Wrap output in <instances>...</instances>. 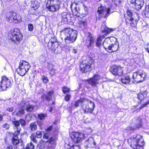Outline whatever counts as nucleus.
<instances>
[{"label": "nucleus", "instance_id": "f257e3e1", "mask_svg": "<svg viewBox=\"0 0 149 149\" xmlns=\"http://www.w3.org/2000/svg\"><path fill=\"white\" fill-rule=\"evenodd\" d=\"M128 142L131 143V146L134 149H143L145 144L142 136L139 134L131 137Z\"/></svg>", "mask_w": 149, "mask_h": 149}, {"label": "nucleus", "instance_id": "f03ea898", "mask_svg": "<svg viewBox=\"0 0 149 149\" xmlns=\"http://www.w3.org/2000/svg\"><path fill=\"white\" fill-rule=\"evenodd\" d=\"M65 36V41L67 43L74 42L77 39V32L70 28L65 29L62 31Z\"/></svg>", "mask_w": 149, "mask_h": 149}, {"label": "nucleus", "instance_id": "7ed1b4c3", "mask_svg": "<svg viewBox=\"0 0 149 149\" xmlns=\"http://www.w3.org/2000/svg\"><path fill=\"white\" fill-rule=\"evenodd\" d=\"M8 38L13 43L19 44L23 39V36L20 30L17 29L11 30L8 33Z\"/></svg>", "mask_w": 149, "mask_h": 149}, {"label": "nucleus", "instance_id": "20e7f679", "mask_svg": "<svg viewBox=\"0 0 149 149\" xmlns=\"http://www.w3.org/2000/svg\"><path fill=\"white\" fill-rule=\"evenodd\" d=\"M13 82L12 79L8 78L6 76H2L0 82V91H6L7 88H10Z\"/></svg>", "mask_w": 149, "mask_h": 149}, {"label": "nucleus", "instance_id": "39448f33", "mask_svg": "<svg viewBox=\"0 0 149 149\" xmlns=\"http://www.w3.org/2000/svg\"><path fill=\"white\" fill-rule=\"evenodd\" d=\"M29 63L24 60L20 61L18 68L17 69V71L20 75L24 76L30 68Z\"/></svg>", "mask_w": 149, "mask_h": 149}, {"label": "nucleus", "instance_id": "423d86ee", "mask_svg": "<svg viewBox=\"0 0 149 149\" xmlns=\"http://www.w3.org/2000/svg\"><path fill=\"white\" fill-rule=\"evenodd\" d=\"M6 20L10 22L20 23L22 22L21 16L15 12H7L6 14Z\"/></svg>", "mask_w": 149, "mask_h": 149}, {"label": "nucleus", "instance_id": "0eeeda50", "mask_svg": "<svg viewBox=\"0 0 149 149\" xmlns=\"http://www.w3.org/2000/svg\"><path fill=\"white\" fill-rule=\"evenodd\" d=\"M130 5L134 9L137 10L135 13L138 15V19L139 17L140 13V11L141 9L144 4L143 0H130Z\"/></svg>", "mask_w": 149, "mask_h": 149}, {"label": "nucleus", "instance_id": "6e6552de", "mask_svg": "<svg viewBox=\"0 0 149 149\" xmlns=\"http://www.w3.org/2000/svg\"><path fill=\"white\" fill-rule=\"evenodd\" d=\"M92 62L93 60L90 57H88L86 60L83 61L80 65V70L84 73L91 70V65Z\"/></svg>", "mask_w": 149, "mask_h": 149}, {"label": "nucleus", "instance_id": "1a4fd4ad", "mask_svg": "<svg viewBox=\"0 0 149 149\" xmlns=\"http://www.w3.org/2000/svg\"><path fill=\"white\" fill-rule=\"evenodd\" d=\"M48 3H49L50 5L47 7V8L50 11L54 12L60 8L61 2L59 0H49Z\"/></svg>", "mask_w": 149, "mask_h": 149}, {"label": "nucleus", "instance_id": "9d476101", "mask_svg": "<svg viewBox=\"0 0 149 149\" xmlns=\"http://www.w3.org/2000/svg\"><path fill=\"white\" fill-rule=\"evenodd\" d=\"M146 76V73L142 71H138L133 73L132 78L137 83L143 81Z\"/></svg>", "mask_w": 149, "mask_h": 149}, {"label": "nucleus", "instance_id": "9b49d317", "mask_svg": "<svg viewBox=\"0 0 149 149\" xmlns=\"http://www.w3.org/2000/svg\"><path fill=\"white\" fill-rule=\"evenodd\" d=\"M86 100L87 101V103H84L82 105L81 108L83 110L85 113H92L95 106V104L91 101L86 98Z\"/></svg>", "mask_w": 149, "mask_h": 149}, {"label": "nucleus", "instance_id": "f8f14e48", "mask_svg": "<svg viewBox=\"0 0 149 149\" xmlns=\"http://www.w3.org/2000/svg\"><path fill=\"white\" fill-rule=\"evenodd\" d=\"M72 140L76 143L80 142L84 137V134L80 132H72L70 135Z\"/></svg>", "mask_w": 149, "mask_h": 149}, {"label": "nucleus", "instance_id": "ddd939ff", "mask_svg": "<svg viewBox=\"0 0 149 149\" xmlns=\"http://www.w3.org/2000/svg\"><path fill=\"white\" fill-rule=\"evenodd\" d=\"M110 8H106V7H104L101 6L100 7H99L97 11V13H98L99 17H101L104 15V17H106L108 15L110 12Z\"/></svg>", "mask_w": 149, "mask_h": 149}, {"label": "nucleus", "instance_id": "4468645a", "mask_svg": "<svg viewBox=\"0 0 149 149\" xmlns=\"http://www.w3.org/2000/svg\"><path fill=\"white\" fill-rule=\"evenodd\" d=\"M88 102L86 100V98H81L79 100L74 102L72 103L70 109L72 110L78 107L80 105H81V107L83 104L84 103L87 104Z\"/></svg>", "mask_w": 149, "mask_h": 149}, {"label": "nucleus", "instance_id": "2eb2a0df", "mask_svg": "<svg viewBox=\"0 0 149 149\" xmlns=\"http://www.w3.org/2000/svg\"><path fill=\"white\" fill-rule=\"evenodd\" d=\"M111 72L114 75L121 76L123 74V68L120 66H114Z\"/></svg>", "mask_w": 149, "mask_h": 149}, {"label": "nucleus", "instance_id": "dca6fc26", "mask_svg": "<svg viewBox=\"0 0 149 149\" xmlns=\"http://www.w3.org/2000/svg\"><path fill=\"white\" fill-rule=\"evenodd\" d=\"M48 47L53 52H54L55 53L58 54L60 53L61 51V48L60 46H59L57 42H55L52 45L51 47Z\"/></svg>", "mask_w": 149, "mask_h": 149}, {"label": "nucleus", "instance_id": "f3484780", "mask_svg": "<svg viewBox=\"0 0 149 149\" xmlns=\"http://www.w3.org/2000/svg\"><path fill=\"white\" fill-rule=\"evenodd\" d=\"M101 78L100 76L98 75H95L93 78L88 80V82L93 86H95L99 84V81Z\"/></svg>", "mask_w": 149, "mask_h": 149}, {"label": "nucleus", "instance_id": "a211bd4d", "mask_svg": "<svg viewBox=\"0 0 149 149\" xmlns=\"http://www.w3.org/2000/svg\"><path fill=\"white\" fill-rule=\"evenodd\" d=\"M19 134H17L16 133H14L13 137L12 139V143L14 145H16V148H17L18 146L20 145L22 146V142L21 141H20L18 139V135Z\"/></svg>", "mask_w": 149, "mask_h": 149}, {"label": "nucleus", "instance_id": "6ab92c4d", "mask_svg": "<svg viewBox=\"0 0 149 149\" xmlns=\"http://www.w3.org/2000/svg\"><path fill=\"white\" fill-rule=\"evenodd\" d=\"M95 39L91 33H89L88 37L86 40V45L88 48L91 46L93 43Z\"/></svg>", "mask_w": 149, "mask_h": 149}, {"label": "nucleus", "instance_id": "aec40b11", "mask_svg": "<svg viewBox=\"0 0 149 149\" xmlns=\"http://www.w3.org/2000/svg\"><path fill=\"white\" fill-rule=\"evenodd\" d=\"M12 124L14 126V129L15 130V133L17 134H19L21 128L20 127L19 122L18 120L13 121Z\"/></svg>", "mask_w": 149, "mask_h": 149}, {"label": "nucleus", "instance_id": "412c9836", "mask_svg": "<svg viewBox=\"0 0 149 149\" xmlns=\"http://www.w3.org/2000/svg\"><path fill=\"white\" fill-rule=\"evenodd\" d=\"M56 138L54 137H51L47 141L49 142L48 147L50 148H54L56 144Z\"/></svg>", "mask_w": 149, "mask_h": 149}, {"label": "nucleus", "instance_id": "4be33fe9", "mask_svg": "<svg viewBox=\"0 0 149 149\" xmlns=\"http://www.w3.org/2000/svg\"><path fill=\"white\" fill-rule=\"evenodd\" d=\"M116 41L115 42L114 44H111L110 46V49H109L108 52H112L117 51L119 48V44L117 41V40L116 39Z\"/></svg>", "mask_w": 149, "mask_h": 149}, {"label": "nucleus", "instance_id": "5701e85b", "mask_svg": "<svg viewBox=\"0 0 149 149\" xmlns=\"http://www.w3.org/2000/svg\"><path fill=\"white\" fill-rule=\"evenodd\" d=\"M111 41L109 39H106L103 43V46L105 49L108 52L110 49Z\"/></svg>", "mask_w": 149, "mask_h": 149}, {"label": "nucleus", "instance_id": "b1692460", "mask_svg": "<svg viewBox=\"0 0 149 149\" xmlns=\"http://www.w3.org/2000/svg\"><path fill=\"white\" fill-rule=\"evenodd\" d=\"M133 13L131 10H127L126 14L125 15V19L126 24H127L129 22H128V20H131L133 18L132 17Z\"/></svg>", "mask_w": 149, "mask_h": 149}, {"label": "nucleus", "instance_id": "393cba45", "mask_svg": "<svg viewBox=\"0 0 149 149\" xmlns=\"http://www.w3.org/2000/svg\"><path fill=\"white\" fill-rule=\"evenodd\" d=\"M139 17L138 19V15H137V18H135V19H134L133 18H132V19L131 20H128V22H129L128 24H127V25H129L130 24L131 27H136V26L138 20L139 19Z\"/></svg>", "mask_w": 149, "mask_h": 149}, {"label": "nucleus", "instance_id": "a878e982", "mask_svg": "<svg viewBox=\"0 0 149 149\" xmlns=\"http://www.w3.org/2000/svg\"><path fill=\"white\" fill-rule=\"evenodd\" d=\"M121 82L124 84H129L130 81V79L129 75H126L122 77L121 79Z\"/></svg>", "mask_w": 149, "mask_h": 149}, {"label": "nucleus", "instance_id": "bb28decb", "mask_svg": "<svg viewBox=\"0 0 149 149\" xmlns=\"http://www.w3.org/2000/svg\"><path fill=\"white\" fill-rule=\"evenodd\" d=\"M147 94V91L146 90L143 92H141L138 95V98L141 101L146 97Z\"/></svg>", "mask_w": 149, "mask_h": 149}, {"label": "nucleus", "instance_id": "cd10ccee", "mask_svg": "<svg viewBox=\"0 0 149 149\" xmlns=\"http://www.w3.org/2000/svg\"><path fill=\"white\" fill-rule=\"evenodd\" d=\"M62 21L64 22V23H65L68 21V18L69 16V14H68L66 12H63L61 14Z\"/></svg>", "mask_w": 149, "mask_h": 149}, {"label": "nucleus", "instance_id": "c85d7f7f", "mask_svg": "<svg viewBox=\"0 0 149 149\" xmlns=\"http://www.w3.org/2000/svg\"><path fill=\"white\" fill-rule=\"evenodd\" d=\"M54 93L53 91H51L47 93V95H44V96L45 97L47 101H50L51 99L52 95Z\"/></svg>", "mask_w": 149, "mask_h": 149}, {"label": "nucleus", "instance_id": "c756f323", "mask_svg": "<svg viewBox=\"0 0 149 149\" xmlns=\"http://www.w3.org/2000/svg\"><path fill=\"white\" fill-rule=\"evenodd\" d=\"M142 15L147 17L149 18V5L146 6L145 10H143Z\"/></svg>", "mask_w": 149, "mask_h": 149}, {"label": "nucleus", "instance_id": "7c9ffc66", "mask_svg": "<svg viewBox=\"0 0 149 149\" xmlns=\"http://www.w3.org/2000/svg\"><path fill=\"white\" fill-rule=\"evenodd\" d=\"M47 66L48 69L51 71V72L50 73V74L52 76H53L55 72V70L53 69L54 65L52 64L48 63Z\"/></svg>", "mask_w": 149, "mask_h": 149}, {"label": "nucleus", "instance_id": "2f4dec72", "mask_svg": "<svg viewBox=\"0 0 149 149\" xmlns=\"http://www.w3.org/2000/svg\"><path fill=\"white\" fill-rule=\"evenodd\" d=\"M25 108L24 107H22V108L19 109L16 113V115L18 116H21L24 115V111Z\"/></svg>", "mask_w": 149, "mask_h": 149}, {"label": "nucleus", "instance_id": "473e14b6", "mask_svg": "<svg viewBox=\"0 0 149 149\" xmlns=\"http://www.w3.org/2000/svg\"><path fill=\"white\" fill-rule=\"evenodd\" d=\"M79 11L80 10L79 8L77 7H75L74 10L72 11V12L74 15L79 17L80 15Z\"/></svg>", "mask_w": 149, "mask_h": 149}, {"label": "nucleus", "instance_id": "72a5a7b5", "mask_svg": "<svg viewBox=\"0 0 149 149\" xmlns=\"http://www.w3.org/2000/svg\"><path fill=\"white\" fill-rule=\"evenodd\" d=\"M88 146H89L91 147L92 145L94 146H95L96 143L94 141V139L93 137H91L88 139Z\"/></svg>", "mask_w": 149, "mask_h": 149}, {"label": "nucleus", "instance_id": "f704fd0d", "mask_svg": "<svg viewBox=\"0 0 149 149\" xmlns=\"http://www.w3.org/2000/svg\"><path fill=\"white\" fill-rule=\"evenodd\" d=\"M102 40L100 36L98 37L97 39L96 46L98 47H100L102 44Z\"/></svg>", "mask_w": 149, "mask_h": 149}, {"label": "nucleus", "instance_id": "c9c22d12", "mask_svg": "<svg viewBox=\"0 0 149 149\" xmlns=\"http://www.w3.org/2000/svg\"><path fill=\"white\" fill-rule=\"evenodd\" d=\"M65 149H80V147L79 145H73L70 146L69 145L66 147Z\"/></svg>", "mask_w": 149, "mask_h": 149}, {"label": "nucleus", "instance_id": "e433bc0d", "mask_svg": "<svg viewBox=\"0 0 149 149\" xmlns=\"http://www.w3.org/2000/svg\"><path fill=\"white\" fill-rule=\"evenodd\" d=\"M56 42V40L54 38H52L50 39L48 44V46L51 47L52 45Z\"/></svg>", "mask_w": 149, "mask_h": 149}, {"label": "nucleus", "instance_id": "4c0bfd02", "mask_svg": "<svg viewBox=\"0 0 149 149\" xmlns=\"http://www.w3.org/2000/svg\"><path fill=\"white\" fill-rule=\"evenodd\" d=\"M30 128L32 131H35L37 129V126L35 123H32L30 125Z\"/></svg>", "mask_w": 149, "mask_h": 149}, {"label": "nucleus", "instance_id": "58836bf2", "mask_svg": "<svg viewBox=\"0 0 149 149\" xmlns=\"http://www.w3.org/2000/svg\"><path fill=\"white\" fill-rule=\"evenodd\" d=\"M34 108V106L33 105L29 104L26 106V109L27 111H31Z\"/></svg>", "mask_w": 149, "mask_h": 149}, {"label": "nucleus", "instance_id": "ea45409f", "mask_svg": "<svg viewBox=\"0 0 149 149\" xmlns=\"http://www.w3.org/2000/svg\"><path fill=\"white\" fill-rule=\"evenodd\" d=\"M87 22L84 21H80L78 23V26L80 27H82L86 25Z\"/></svg>", "mask_w": 149, "mask_h": 149}, {"label": "nucleus", "instance_id": "a19ab883", "mask_svg": "<svg viewBox=\"0 0 149 149\" xmlns=\"http://www.w3.org/2000/svg\"><path fill=\"white\" fill-rule=\"evenodd\" d=\"M112 31L111 29L105 26L103 30L102 31V32H104L106 33V34H107L111 32Z\"/></svg>", "mask_w": 149, "mask_h": 149}, {"label": "nucleus", "instance_id": "79ce46f5", "mask_svg": "<svg viewBox=\"0 0 149 149\" xmlns=\"http://www.w3.org/2000/svg\"><path fill=\"white\" fill-rule=\"evenodd\" d=\"M70 91V89L67 87L64 86L62 88L63 92L64 94L68 93Z\"/></svg>", "mask_w": 149, "mask_h": 149}, {"label": "nucleus", "instance_id": "37998d69", "mask_svg": "<svg viewBox=\"0 0 149 149\" xmlns=\"http://www.w3.org/2000/svg\"><path fill=\"white\" fill-rule=\"evenodd\" d=\"M34 145L31 142H30L27 145L26 149H34Z\"/></svg>", "mask_w": 149, "mask_h": 149}, {"label": "nucleus", "instance_id": "c03bdc74", "mask_svg": "<svg viewBox=\"0 0 149 149\" xmlns=\"http://www.w3.org/2000/svg\"><path fill=\"white\" fill-rule=\"evenodd\" d=\"M137 124L136 125V127L138 128L141 126L142 123L141 120L140 118L139 119L137 120Z\"/></svg>", "mask_w": 149, "mask_h": 149}, {"label": "nucleus", "instance_id": "a18cd8bd", "mask_svg": "<svg viewBox=\"0 0 149 149\" xmlns=\"http://www.w3.org/2000/svg\"><path fill=\"white\" fill-rule=\"evenodd\" d=\"M46 116V115L45 114L41 113L38 115V117L39 119L42 120Z\"/></svg>", "mask_w": 149, "mask_h": 149}, {"label": "nucleus", "instance_id": "49530a36", "mask_svg": "<svg viewBox=\"0 0 149 149\" xmlns=\"http://www.w3.org/2000/svg\"><path fill=\"white\" fill-rule=\"evenodd\" d=\"M42 134L41 131H37L36 136V137H37L38 138H40L42 137Z\"/></svg>", "mask_w": 149, "mask_h": 149}, {"label": "nucleus", "instance_id": "de8ad7c7", "mask_svg": "<svg viewBox=\"0 0 149 149\" xmlns=\"http://www.w3.org/2000/svg\"><path fill=\"white\" fill-rule=\"evenodd\" d=\"M42 80L45 83H46L48 81V79L47 77L43 75L42 76Z\"/></svg>", "mask_w": 149, "mask_h": 149}, {"label": "nucleus", "instance_id": "09e8293b", "mask_svg": "<svg viewBox=\"0 0 149 149\" xmlns=\"http://www.w3.org/2000/svg\"><path fill=\"white\" fill-rule=\"evenodd\" d=\"M28 29L30 31H32L33 29V25L31 24H30L28 25Z\"/></svg>", "mask_w": 149, "mask_h": 149}, {"label": "nucleus", "instance_id": "8fccbe9b", "mask_svg": "<svg viewBox=\"0 0 149 149\" xmlns=\"http://www.w3.org/2000/svg\"><path fill=\"white\" fill-rule=\"evenodd\" d=\"M36 3L35 2H33L32 3V7L34 9L36 10L39 7V5L38 4H36L35 6H34V4H35Z\"/></svg>", "mask_w": 149, "mask_h": 149}, {"label": "nucleus", "instance_id": "3c124183", "mask_svg": "<svg viewBox=\"0 0 149 149\" xmlns=\"http://www.w3.org/2000/svg\"><path fill=\"white\" fill-rule=\"evenodd\" d=\"M49 133H46L44 134L43 138L47 140L49 139Z\"/></svg>", "mask_w": 149, "mask_h": 149}, {"label": "nucleus", "instance_id": "603ef678", "mask_svg": "<svg viewBox=\"0 0 149 149\" xmlns=\"http://www.w3.org/2000/svg\"><path fill=\"white\" fill-rule=\"evenodd\" d=\"M71 96L70 94L66 95L65 98V100L67 101H68L70 100Z\"/></svg>", "mask_w": 149, "mask_h": 149}, {"label": "nucleus", "instance_id": "864d4df0", "mask_svg": "<svg viewBox=\"0 0 149 149\" xmlns=\"http://www.w3.org/2000/svg\"><path fill=\"white\" fill-rule=\"evenodd\" d=\"M31 139L35 143H37V141L36 139V137L34 135H32L31 136Z\"/></svg>", "mask_w": 149, "mask_h": 149}, {"label": "nucleus", "instance_id": "5fc2aeb1", "mask_svg": "<svg viewBox=\"0 0 149 149\" xmlns=\"http://www.w3.org/2000/svg\"><path fill=\"white\" fill-rule=\"evenodd\" d=\"M148 104H149V102H146L144 104H142L141 107H139V110H141V109H142L143 107H144L145 106H146Z\"/></svg>", "mask_w": 149, "mask_h": 149}, {"label": "nucleus", "instance_id": "6e6d98bb", "mask_svg": "<svg viewBox=\"0 0 149 149\" xmlns=\"http://www.w3.org/2000/svg\"><path fill=\"white\" fill-rule=\"evenodd\" d=\"M22 125L24 126L26 124L25 121L23 119H20L19 121Z\"/></svg>", "mask_w": 149, "mask_h": 149}, {"label": "nucleus", "instance_id": "4d7b16f0", "mask_svg": "<svg viewBox=\"0 0 149 149\" xmlns=\"http://www.w3.org/2000/svg\"><path fill=\"white\" fill-rule=\"evenodd\" d=\"M9 125L7 123H5L3 125V127L6 130H8L9 129Z\"/></svg>", "mask_w": 149, "mask_h": 149}, {"label": "nucleus", "instance_id": "13d9d810", "mask_svg": "<svg viewBox=\"0 0 149 149\" xmlns=\"http://www.w3.org/2000/svg\"><path fill=\"white\" fill-rule=\"evenodd\" d=\"M145 49L146 51L149 54V44H147L145 45Z\"/></svg>", "mask_w": 149, "mask_h": 149}, {"label": "nucleus", "instance_id": "bf43d9fd", "mask_svg": "<svg viewBox=\"0 0 149 149\" xmlns=\"http://www.w3.org/2000/svg\"><path fill=\"white\" fill-rule=\"evenodd\" d=\"M88 140H86L85 141L84 143V147L86 148H87L88 147H91L88 146Z\"/></svg>", "mask_w": 149, "mask_h": 149}, {"label": "nucleus", "instance_id": "052dcab7", "mask_svg": "<svg viewBox=\"0 0 149 149\" xmlns=\"http://www.w3.org/2000/svg\"><path fill=\"white\" fill-rule=\"evenodd\" d=\"M112 2L117 5L120 3V0H112Z\"/></svg>", "mask_w": 149, "mask_h": 149}, {"label": "nucleus", "instance_id": "680f3d73", "mask_svg": "<svg viewBox=\"0 0 149 149\" xmlns=\"http://www.w3.org/2000/svg\"><path fill=\"white\" fill-rule=\"evenodd\" d=\"M38 147L40 149H42L44 148V146L42 145L41 143H40L38 144Z\"/></svg>", "mask_w": 149, "mask_h": 149}, {"label": "nucleus", "instance_id": "e2e57ef3", "mask_svg": "<svg viewBox=\"0 0 149 149\" xmlns=\"http://www.w3.org/2000/svg\"><path fill=\"white\" fill-rule=\"evenodd\" d=\"M14 108L13 107L8 108L7 109V110L9 112H12L14 110Z\"/></svg>", "mask_w": 149, "mask_h": 149}, {"label": "nucleus", "instance_id": "0e129e2a", "mask_svg": "<svg viewBox=\"0 0 149 149\" xmlns=\"http://www.w3.org/2000/svg\"><path fill=\"white\" fill-rule=\"evenodd\" d=\"M53 128V125H51L49 127H47L46 129V130L48 131H49L51 130Z\"/></svg>", "mask_w": 149, "mask_h": 149}, {"label": "nucleus", "instance_id": "69168bd1", "mask_svg": "<svg viewBox=\"0 0 149 149\" xmlns=\"http://www.w3.org/2000/svg\"><path fill=\"white\" fill-rule=\"evenodd\" d=\"M83 6L84 7V10L87 13L88 11V9L87 7H86V6H85V5H83Z\"/></svg>", "mask_w": 149, "mask_h": 149}, {"label": "nucleus", "instance_id": "338daca9", "mask_svg": "<svg viewBox=\"0 0 149 149\" xmlns=\"http://www.w3.org/2000/svg\"><path fill=\"white\" fill-rule=\"evenodd\" d=\"M6 149H13V147L12 146H10L7 147Z\"/></svg>", "mask_w": 149, "mask_h": 149}, {"label": "nucleus", "instance_id": "774afa93", "mask_svg": "<svg viewBox=\"0 0 149 149\" xmlns=\"http://www.w3.org/2000/svg\"><path fill=\"white\" fill-rule=\"evenodd\" d=\"M3 116L2 115H0V121L2 120L3 119Z\"/></svg>", "mask_w": 149, "mask_h": 149}]
</instances>
